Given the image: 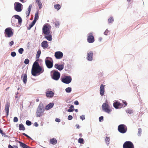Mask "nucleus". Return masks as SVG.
<instances>
[{"mask_svg":"<svg viewBox=\"0 0 148 148\" xmlns=\"http://www.w3.org/2000/svg\"><path fill=\"white\" fill-rule=\"evenodd\" d=\"M45 111L44 107L42 105L39 104L38 106L36 112V116L37 117H40L41 116Z\"/></svg>","mask_w":148,"mask_h":148,"instance_id":"1","label":"nucleus"},{"mask_svg":"<svg viewBox=\"0 0 148 148\" xmlns=\"http://www.w3.org/2000/svg\"><path fill=\"white\" fill-rule=\"evenodd\" d=\"M44 71V69H42L41 67H32V74L33 75L36 76L37 74L38 73H40L43 72Z\"/></svg>","mask_w":148,"mask_h":148,"instance_id":"2","label":"nucleus"},{"mask_svg":"<svg viewBox=\"0 0 148 148\" xmlns=\"http://www.w3.org/2000/svg\"><path fill=\"white\" fill-rule=\"evenodd\" d=\"M51 77L52 78L55 80H58L60 76V73L57 70H53L51 71Z\"/></svg>","mask_w":148,"mask_h":148,"instance_id":"3","label":"nucleus"},{"mask_svg":"<svg viewBox=\"0 0 148 148\" xmlns=\"http://www.w3.org/2000/svg\"><path fill=\"white\" fill-rule=\"evenodd\" d=\"M51 27L48 24H45L42 28V32L45 35H49L50 33Z\"/></svg>","mask_w":148,"mask_h":148,"instance_id":"4","label":"nucleus"},{"mask_svg":"<svg viewBox=\"0 0 148 148\" xmlns=\"http://www.w3.org/2000/svg\"><path fill=\"white\" fill-rule=\"evenodd\" d=\"M5 37L10 38L13 35L12 29L11 27H8L5 30Z\"/></svg>","mask_w":148,"mask_h":148,"instance_id":"5","label":"nucleus"},{"mask_svg":"<svg viewBox=\"0 0 148 148\" xmlns=\"http://www.w3.org/2000/svg\"><path fill=\"white\" fill-rule=\"evenodd\" d=\"M119 131L121 133L124 134L127 131V127L124 124H121L119 125L118 127Z\"/></svg>","mask_w":148,"mask_h":148,"instance_id":"6","label":"nucleus"},{"mask_svg":"<svg viewBox=\"0 0 148 148\" xmlns=\"http://www.w3.org/2000/svg\"><path fill=\"white\" fill-rule=\"evenodd\" d=\"M123 148H134L133 143L130 141H127L123 145Z\"/></svg>","mask_w":148,"mask_h":148,"instance_id":"7","label":"nucleus"},{"mask_svg":"<svg viewBox=\"0 0 148 148\" xmlns=\"http://www.w3.org/2000/svg\"><path fill=\"white\" fill-rule=\"evenodd\" d=\"M22 6L21 4L18 2H16L14 3V9L17 12H21L22 10Z\"/></svg>","mask_w":148,"mask_h":148,"instance_id":"8","label":"nucleus"},{"mask_svg":"<svg viewBox=\"0 0 148 148\" xmlns=\"http://www.w3.org/2000/svg\"><path fill=\"white\" fill-rule=\"evenodd\" d=\"M87 40L89 43H93L95 41L94 37L92 32L88 34Z\"/></svg>","mask_w":148,"mask_h":148,"instance_id":"9","label":"nucleus"},{"mask_svg":"<svg viewBox=\"0 0 148 148\" xmlns=\"http://www.w3.org/2000/svg\"><path fill=\"white\" fill-rule=\"evenodd\" d=\"M72 79L71 77L65 76L62 79V81L66 84H69L71 81Z\"/></svg>","mask_w":148,"mask_h":148,"instance_id":"10","label":"nucleus"},{"mask_svg":"<svg viewBox=\"0 0 148 148\" xmlns=\"http://www.w3.org/2000/svg\"><path fill=\"white\" fill-rule=\"evenodd\" d=\"M102 107L103 110L106 112L108 113L111 111V110L109 108L108 104L107 103H103Z\"/></svg>","mask_w":148,"mask_h":148,"instance_id":"11","label":"nucleus"},{"mask_svg":"<svg viewBox=\"0 0 148 148\" xmlns=\"http://www.w3.org/2000/svg\"><path fill=\"white\" fill-rule=\"evenodd\" d=\"M55 56L57 59H60L63 57V53L61 51H57L55 53Z\"/></svg>","mask_w":148,"mask_h":148,"instance_id":"12","label":"nucleus"},{"mask_svg":"<svg viewBox=\"0 0 148 148\" xmlns=\"http://www.w3.org/2000/svg\"><path fill=\"white\" fill-rule=\"evenodd\" d=\"M64 66V64L59 65L58 64H56L54 65L55 68L60 71L63 69Z\"/></svg>","mask_w":148,"mask_h":148,"instance_id":"13","label":"nucleus"},{"mask_svg":"<svg viewBox=\"0 0 148 148\" xmlns=\"http://www.w3.org/2000/svg\"><path fill=\"white\" fill-rule=\"evenodd\" d=\"M123 106V104H122L120 103L117 101L114 102L113 103L114 107L116 109H118L119 108H120Z\"/></svg>","mask_w":148,"mask_h":148,"instance_id":"14","label":"nucleus"},{"mask_svg":"<svg viewBox=\"0 0 148 148\" xmlns=\"http://www.w3.org/2000/svg\"><path fill=\"white\" fill-rule=\"evenodd\" d=\"M93 54V52L92 51H90L88 53L86 58L88 60L91 61L92 60Z\"/></svg>","mask_w":148,"mask_h":148,"instance_id":"15","label":"nucleus"},{"mask_svg":"<svg viewBox=\"0 0 148 148\" xmlns=\"http://www.w3.org/2000/svg\"><path fill=\"white\" fill-rule=\"evenodd\" d=\"M105 86L103 84H101L100 86V94L101 96H103L104 95V93L105 92Z\"/></svg>","mask_w":148,"mask_h":148,"instance_id":"16","label":"nucleus"},{"mask_svg":"<svg viewBox=\"0 0 148 148\" xmlns=\"http://www.w3.org/2000/svg\"><path fill=\"white\" fill-rule=\"evenodd\" d=\"M21 78L22 79L23 82L24 84H26L27 83V73L22 75Z\"/></svg>","mask_w":148,"mask_h":148,"instance_id":"17","label":"nucleus"},{"mask_svg":"<svg viewBox=\"0 0 148 148\" xmlns=\"http://www.w3.org/2000/svg\"><path fill=\"white\" fill-rule=\"evenodd\" d=\"M45 64L48 68L50 69L53 66V64L49 60H47L45 61Z\"/></svg>","mask_w":148,"mask_h":148,"instance_id":"18","label":"nucleus"},{"mask_svg":"<svg viewBox=\"0 0 148 148\" xmlns=\"http://www.w3.org/2000/svg\"><path fill=\"white\" fill-rule=\"evenodd\" d=\"M10 106V103L8 102L6 103L5 106V109L6 112L7 116H8V115Z\"/></svg>","mask_w":148,"mask_h":148,"instance_id":"19","label":"nucleus"},{"mask_svg":"<svg viewBox=\"0 0 148 148\" xmlns=\"http://www.w3.org/2000/svg\"><path fill=\"white\" fill-rule=\"evenodd\" d=\"M16 141L20 144V146L22 148H31V147L21 141L16 140Z\"/></svg>","mask_w":148,"mask_h":148,"instance_id":"20","label":"nucleus"},{"mask_svg":"<svg viewBox=\"0 0 148 148\" xmlns=\"http://www.w3.org/2000/svg\"><path fill=\"white\" fill-rule=\"evenodd\" d=\"M54 95V92L52 91H47L46 92V96L48 97H52Z\"/></svg>","mask_w":148,"mask_h":148,"instance_id":"21","label":"nucleus"},{"mask_svg":"<svg viewBox=\"0 0 148 148\" xmlns=\"http://www.w3.org/2000/svg\"><path fill=\"white\" fill-rule=\"evenodd\" d=\"M54 105V103H51L48 104L45 107V109L47 110H48L52 108Z\"/></svg>","mask_w":148,"mask_h":148,"instance_id":"22","label":"nucleus"},{"mask_svg":"<svg viewBox=\"0 0 148 148\" xmlns=\"http://www.w3.org/2000/svg\"><path fill=\"white\" fill-rule=\"evenodd\" d=\"M13 17H14L16 19H18V23L19 24H20L21 23L22 21V20L21 18L18 15H14Z\"/></svg>","mask_w":148,"mask_h":148,"instance_id":"23","label":"nucleus"},{"mask_svg":"<svg viewBox=\"0 0 148 148\" xmlns=\"http://www.w3.org/2000/svg\"><path fill=\"white\" fill-rule=\"evenodd\" d=\"M50 143L53 145H55L57 143V140L56 138H53L50 140Z\"/></svg>","mask_w":148,"mask_h":148,"instance_id":"24","label":"nucleus"},{"mask_svg":"<svg viewBox=\"0 0 148 148\" xmlns=\"http://www.w3.org/2000/svg\"><path fill=\"white\" fill-rule=\"evenodd\" d=\"M42 46L43 48H46L48 47L47 42L46 41H44L41 43Z\"/></svg>","mask_w":148,"mask_h":148,"instance_id":"25","label":"nucleus"},{"mask_svg":"<svg viewBox=\"0 0 148 148\" xmlns=\"http://www.w3.org/2000/svg\"><path fill=\"white\" fill-rule=\"evenodd\" d=\"M19 129L20 130H25V127L22 124H20L19 126Z\"/></svg>","mask_w":148,"mask_h":148,"instance_id":"26","label":"nucleus"},{"mask_svg":"<svg viewBox=\"0 0 148 148\" xmlns=\"http://www.w3.org/2000/svg\"><path fill=\"white\" fill-rule=\"evenodd\" d=\"M54 8L57 11H58L61 8L60 5L59 4L55 5H54Z\"/></svg>","mask_w":148,"mask_h":148,"instance_id":"27","label":"nucleus"},{"mask_svg":"<svg viewBox=\"0 0 148 148\" xmlns=\"http://www.w3.org/2000/svg\"><path fill=\"white\" fill-rule=\"evenodd\" d=\"M40 66L39 65L38 62L35 61L32 67H40Z\"/></svg>","mask_w":148,"mask_h":148,"instance_id":"28","label":"nucleus"},{"mask_svg":"<svg viewBox=\"0 0 148 148\" xmlns=\"http://www.w3.org/2000/svg\"><path fill=\"white\" fill-rule=\"evenodd\" d=\"M74 106L73 105H71L69 107V108L68 110V111L69 112H71L73 111Z\"/></svg>","mask_w":148,"mask_h":148,"instance_id":"29","label":"nucleus"},{"mask_svg":"<svg viewBox=\"0 0 148 148\" xmlns=\"http://www.w3.org/2000/svg\"><path fill=\"white\" fill-rule=\"evenodd\" d=\"M45 38H46L48 40L51 41L52 40L51 36L49 35L48 36H45Z\"/></svg>","mask_w":148,"mask_h":148,"instance_id":"30","label":"nucleus"},{"mask_svg":"<svg viewBox=\"0 0 148 148\" xmlns=\"http://www.w3.org/2000/svg\"><path fill=\"white\" fill-rule=\"evenodd\" d=\"M41 54V51L39 50L38 51L37 54H36V59H38L39 58Z\"/></svg>","mask_w":148,"mask_h":148,"instance_id":"31","label":"nucleus"},{"mask_svg":"<svg viewBox=\"0 0 148 148\" xmlns=\"http://www.w3.org/2000/svg\"><path fill=\"white\" fill-rule=\"evenodd\" d=\"M38 11H37L35 13L34 19H35L36 20H37L38 19Z\"/></svg>","mask_w":148,"mask_h":148,"instance_id":"32","label":"nucleus"},{"mask_svg":"<svg viewBox=\"0 0 148 148\" xmlns=\"http://www.w3.org/2000/svg\"><path fill=\"white\" fill-rule=\"evenodd\" d=\"M110 140V138L109 137H106L105 139V141L106 143L109 144V141Z\"/></svg>","mask_w":148,"mask_h":148,"instance_id":"33","label":"nucleus"},{"mask_svg":"<svg viewBox=\"0 0 148 148\" xmlns=\"http://www.w3.org/2000/svg\"><path fill=\"white\" fill-rule=\"evenodd\" d=\"M36 3H37L38 5L39 6V8L40 9L42 7V4L41 3L40 1H36Z\"/></svg>","mask_w":148,"mask_h":148,"instance_id":"34","label":"nucleus"},{"mask_svg":"<svg viewBox=\"0 0 148 148\" xmlns=\"http://www.w3.org/2000/svg\"><path fill=\"white\" fill-rule=\"evenodd\" d=\"M78 142L80 143L83 144L84 140L82 138H79L78 140Z\"/></svg>","mask_w":148,"mask_h":148,"instance_id":"35","label":"nucleus"},{"mask_svg":"<svg viewBox=\"0 0 148 148\" xmlns=\"http://www.w3.org/2000/svg\"><path fill=\"white\" fill-rule=\"evenodd\" d=\"M65 90L67 92H70L71 91V88L70 87H68Z\"/></svg>","mask_w":148,"mask_h":148,"instance_id":"36","label":"nucleus"},{"mask_svg":"<svg viewBox=\"0 0 148 148\" xmlns=\"http://www.w3.org/2000/svg\"><path fill=\"white\" fill-rule=\"evenodd\" d=\"M114 21V19L112 17H110L108 19V23H110Z\"/></svg>","mask_w":148,"mask_h":148,"instance_id":"37","label":"nucleus"},{"mask_svg":"<svg viewBox=\"0 0 148 148\" xmlns=\"http://www.w3.org/2000/svg\"><path fill=\"white\" fill-rule=\"evenodd\" d=\"M26 124L27 125L29 126L31 125L32 122L29 121L27 120L26 121Z\"/></svg>","mask_w":148,"mask_h":148,"instance_id":"38","label":"nucleus"},{"mask_svg":"<svg viewBox=\"0 0 148 148\" xmlns=\"http://www.w3.org/2000/svg\"><path fill=\"white\" fill-rule=\"evenodd\" d=\"M24 51V50L22 48H20L18 49V52L20 54H22L23 51Z\"/></svg>","mask_w":148,"mask_h":148,"instance_id":"39","label":"nucleus"},{"mask_svg":"<svg viewBox=\"0 0 148 148\" xmlns=\"http://www.w3.org/2000/svg\"><path fill=\"white\" fill-rule=\"evenodd\" d=\"M142 132V129L141 128H140L138 129V136H140V133Z\"/></svg>","mask_w":148,"mask_h":148,"instance_id":"40","label":"nucleus"},{"mask_svg":"<svg viewBox=\"0 0 148 148\" xmlns=\"http://www.w3.org/2000/svg\"><path fill=\"white\" fill-rule=\"evenodd\" d=\"M29 60L28 59H26L24 61V63L25 64H27L29 63Z\"/></svg>","mask_w":148,"mask_h":148,"instance_id":"41","label":"nucleus"},{"mask_svg":"<svg viewBox=\"0 0 148 148\" xmlns=\"http://www.w3.org/2000/svg\"><path fill=\"white\" fill-rule=\"evenodd\" d=\"M16 55V53L14 51L12 52L11 53V55L12 57H14Z\"/></svg>","mask_w":148,"mask_h":148,"instance_id":"42","label":"nucleus"},{"mask_svg":"<svg viewBox=\"0 0 148 148\" xmlns=\"http://www.w3.org/2000/svg\"><path fill=\"white\" fill-rule=\"evenodd\" d=\"M34 25L32 23H31L29 25V27L27 28V29H30L31 27H32Z\"/></svg>","mask_w":148,"mask_h":148,"instance_id":"43","label":"nucleus"},{"mask_svg":"<svg viewBox=\"0 0 148 148\" xmlns=\"http://www.w3.org/2000/svg\"><path fill=\"white\" fill-rule=\"evenodd\" d=\"M60 23L59 22L56 21L55 22V24L56 26L58 27L60 25Z\"/></svg>","mask_w":148,"mask_h":148,"instance_id":"44","label":"nucleus"},{"mask_svg":"<svg viewBox=\"0 0 148 148\" xmlns=\"http://www.w3.org/2000/svg\"><path fill=\"white\" fill-rule=\"evenodd\" d=\"M32 4H30V5H29V7H28V8H27V11L30 12L31 10V8H32Z\"/></svg>","mask_w":148,"mask_h":148,"instance_id":"45","label":"nucleus"},{"mask_svg":"<svg viewBox=\"0 0 148 148\" xmlns=\"http://www.w3.org/2000/svg\"><path fill=\"white\" fill-rule=\"evenodd\" d=\"M18 119L17 117H14L13 121L14 122H17L18 121Z\"/></svg>","mask_w":148,"mask_h":148,"instance_id":"46","label":"nucleus"},{"mask_svg":"<svg viewBox=\"0 0 148 148\" xmlns=\"http://www.w3.org/2000/svg\"><path fill=\"white\" fill-rule=\"evenodd\" d=\"M80 119H81L82 120H83L85 119V118L84 117V116L83 115L81 116L80 117Z\"/></svg>","mask_w":148,"mask_h":148,"instance_id":"47","label":"nucleus"},{"mask_svg":"<svg viewBox=\"0 0 148 148\" xmlns=\"http://www.w3.org/2000/svg\"><path fill=\"white\" fill-rule=\"evenodd\" d=\"M73 119V116L71 115H69L68 117L69 120H71Z\"/></svg>","mask_w":148,"mask_h":148,"instance_id":"48","label":"nucleus"},{"mask_svg":"<svg viewBox=\"0 0 148 148\" xmlns=\"http://www.w3.org/2000/svg\"><path fill=\"white\" fill-rule=\"evenodd\" d=\"M14 44V42L13 41H11L9 42V45L10 46H12V45H13Z\"/></svg>","mask_w":148,"mask_h":148,"instance_id":"49","label":"nucleus"},{"mask_svg":"<svg viewBox=\"0 0 148 148\" xmlns=\"http://www.w3.org/2000/svg\"><path fill=\"white\" fill-rule=\"evenodd\" d=\"M103 116H101L99 117V121H103Z\"/></svg>","mask_w":148,"mask_h":148,"instance_id":"50","label":"nucleus"},{"mask_svg":"<svg viewBox=\"0 0 148 148\" xmlns=\"http://www.w3.org/2000/svg\"><path fill=\"white\" fill-rule=\"evenodd\" d=\"M109 32L107 30H106L104 32V34L105 35H107L108 34Z\"/></svg>","mask_w":148,"mask_h":148,"instance_id":"51","label":"nucleus"},{"mask_svg":"<svg viewBox=\"0 0 148 148\" xmlns=\"http://www.w3.org/2000/svg\"><path fill=\"white\" fill-rule=\"evenodd\" d=\"M55 121L56 122H59L60 121V120L58 118H56L55 119Z\"/></svg>","mask_w":148,"mask_h":148,"instance_id":"52","label":"nucleus"},{"mask_svg":"<svg viewBox=\"0 0 148 148\" xmlns=\"http://www.w3.org/2000/svg\"><path fill=\"white\" fill-rule=\"evenodd\" d=\"M30 12L27 11H27H26V14H27V17L28 16H29V14H30Z\"/></svg>","mask_w":148,"mask_h":148,"instance_id":"53","label":"nucleus"},{"mask_svg":"<svg viewBox=\"0 0 148 148\" xmlns=\"http://www.w3.org/2000/svg\"><path fill=\"white\" fill-rule=\"evenodd\" d=\"M74 104L75 105H78L79 104V102L77 101H75L74 102Z\"/></svg>","mask_w":148,"mask_h":148,"instance_id":"54","label":"nucleus"},{"mask_svg":"<svg viewBox=\"0 0 148 148\" xmlns=\"http://www.w3.org/2000/svg\"><path fill=\"white\" fill-rule=\"evenodd\" d=\"M37 20H36L34 19V20H33V21L32 22V23L34 25L35 24V23L36 22V21Z\"/></svg>","mask_w":148,"mask_h":148,"instance_id":"55","label":"nucleus"},{"mask_svg":"<svg viewBox=\"0 0 148 148\" xmlns=\"http://www.w3.org/2000/svg\"><path fill=\"white\" fill-rule=\"evenodd\" d=\"M34 126L36 127H38V124L37 122H35L34 123Z\"/></svg>","mask_w":148,"mask_h":148,"instance_id":"56","label":"nucleus"},{"mask_svg":"<svg viewBox=\"0 0 148 148\" xmlns=\"http://www.w3.org/2000/svg\"><path fill=\"white\" fill-rule=\"evenodd\" d=\"M23 135L25 136H26L27 138H30L28 136L27 134H25V133H23Z\"/></svg>","mask_w":148,"mask_h":148,"instance_id":"57","label":"nucleus"},{"mask_svg":"<svg viewBox=\"0 0 148 148\" xmlns=\"http://www.w3.org/2000/svg\"><path fill=\"white\" fill-rule=\"evenodd\" d=\"M0 133L2 134H4V133H3V131L1 129V128H0Z\"/></svg>","mask_w":148,"mask_h":148,"instance_id":"58","label":"nucleus"},{"mask_svg":"<svg viewBox=\"0 0 148 148\" xmlns=\"http://www.w3.org/2000/svg\"><path fill=\"white\" fill-rule=\"evenodd\" d=\"M123 103L125 105L124 106V107H125L126 106H127V103H126V102H125V101L124 102H123Z\"/></svg>","mask_w":148,"mask_h":148,"instance_id":"59","label":"nucleus"},{"mask_svg":"<svg viewBox=\"0 0 148 148\" xmlns=\"http://www.w3.org/2000/svg\"><path fill=\"white\" fill-rule=\"evenodd\" d=\"M8 148H14L12 146L10 145H9L8 146Z\"/></svg>","mask_w":148,"mask_h":148,"instance_id":"60","label":"nucleus"},{"mask_svg":"<svg viewBox=\"0 0 148 148\" xmlns=\"http://www.w3.org/2000/svg\"><path fill=\"white\" fill-rule=\"evenodd\" d=\"M76 126L77 128V129H79L80 128V127H79V125L77 124L76 125Z\"/></svg>","mask_w":148,"mask_h":148,"instance_id":"61","label":"nucleus"},{"mask_svg":"<svg viewBox=\"0 0 148 148\" xmlns=\"http://www.w3.org/2000/svg\"><path fill=\"white\" fill-rule=\"evenodd\" d=\"M13 147L14 148H18V147L16 145H14L13 146Z\"/></svg>","mask_w":148,"mask_h":148,"instance_id":"62","label":"nucleus"},{"mask_svg":"<svg viewBox=\"0 0 148 148\" xmlns=\"http://www.w3.org/2000/svg\"><path fill=\"white\" fill-rule=\"evenodd\" d=\"M79 136H80V137H82V134L81 133H80L79 134Z\"/></svg>","mask_w":148,"mask_h":148,"instance_id":"63","label":"nucleus"},{"mask_svg":"<svg viewBox=\"0 0 148 148\" xmlns=\"http://www.w3.org/2000/svg\"><path fill=\"white\" fill-rule=\"evenodd\" d=\"M39 101V99H36V101L37 102H38Z\"/></svg>","mask_w":148,"mask_h":148,"instance_id":"64","label":"nucleus"}]
</instances>
